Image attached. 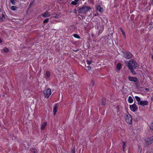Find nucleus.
Segmentation results:
<instances>
[{"mask_svg": "<svg viewBox=\"0 0 153 153\" xmlns=\"http://www.w3.org/2000/svg\"><path fill=\"white\" fill-rule=\"evenodd\" d=\"M91 9V8L88 6H85L79 9L78 12L81 13H85L89 11Z\"/></svg>", "mask_w": 153, "mask_h": 153, "instance_id": "nucleus-2", "label": "nucleus"}, {"mask_svg": "<svg viewBox=\"0 0 153 153\" xmlns=\"http://www.w3.org/2000/svg\"><path fill=\"white\" fill-rule=\"evenodd\" d=\"M86 62L87 63L88 65H90L92 63V61L91 60H86Z\"/></svg>", "mask_w": 153, "mask_h": 153, "instance_id": "nucleus-23", "label": "nucleus"}, {"mask_svg": "<svg viewBox=\"0 0 153 153\" xmlns=\"http://www.w3.org/2000/svg\"><path fill=\"white\" fill-rule=\"evenodd\" d=\"M135 98L136 99V100L138 102V103L140 102V101H142L141 100V99L138 96H135Z\"/></svg>", "mask_w": 153, "mask_h": 153, "instance_id": "nucleus-18", "label": "nucleus"}, {"mask_svg": "<svg viewBox=\"0 0 153 153\" xmlns=\"http://www.w3.org/2000/svg\"><path fill=\"white\" fill-rule=\"evenodd\" d=\"M126 146V143L124 142H123V148L124 150L125 148V147Z\"/></svg>", "mask_w": 153, "mask_h": 153, "instance_id": "nucleus-31", "label": "nucleus"}, {"mask_svg": "<svg viewBox=\"0 0 153 153\" xmlns=\"http://www.w3.org/2000/svg\"><path fill=\"white\" fill-rule=\"evenodd\" d=\"M152 58L153 59V55L152 56Z\"/></svg>", "mask_w": 153, "mask_h": 153, "instance_id": "nucleus-40", "label": "nucleus"}, {"mask_svg": "<svg viewBox=\"0 0 153 153\" xmlns=\"http://www.w3.org/2000/svg\"><path fill=\"white\" fill-rule=\"evenodd\" d=\"M96 8L97 10L101 13L103 11V8L101 7L99 5H97Z\"/></svg>", "mask_w": 153, "mask_h": 153, "instance_id": "nucleus-13", "label": "nucleus"}, {"mask_svg": "<svg viewBox=\"0 0 153 153\" xmlns=\"http://www.w3.org/2000/svg\"><path fill=\"white\" fill-rule=\"evenodd\" d=\"M96 16V14L94 15V16Z\"/></svg>", "mask_w": 153, "mask_h": 153, "instance_id": "nucleus-41", "label": "nucleus"}, {"mask_svg": "<svg viewBox=\"0 0 153 153\" xmlns=\"http://www.w3.org/2000/svg\"><path fill=\"white\" fill-rule=\"evenodd\" d=\"M4 51L6 53H7L9 51V50L7 48H5L4 49Z\"/></svg>", "mask_w": 153, "mask_h": 153, "instance_id": "nucleus-26", "label": "nucleus"}, {"mask_svg": "<svg viewBox=\"0 0 153 153\" xmlns=\"http://www.w3.org/2000/svg\"><path fill=\"white\" fill-rule=\"evenodd\" d=\"M128 79L129 81L133 82L136 83L137 82V78L135 77H132L129 76L128 77Z\"/></svg>", "mask_w": 153, "mask_h": 153, "instance_id": "nucleus-10", "label": "nucleus"}, {"mask_svg": "<svg viewBox=\"0 0 153 153\" xmlns=\"http://www.w3.org/2000/svg\"><path fill=\"white\" fill-rule=\"evenodd\" d=\"M47 124V122H45L43 123L42 124L40 129L41 130H43L46 127Z\"/></svg>", "mask_w": 153, "mask_h": 153, "instance_id": "nucleus-12", "label": "nucleus"}, {"mask_svg": "<svg viewBox=\"0 0 153 153\" xmlns=\"http://www.w3.org/2000/svg\"><path fill=\"white\" fill-rule=\"evenodd\" d=\"M106 101L105 99H103L102 100V104L103 105H104L105 104Z\"/></svg>", "mask_w": 153, "mask_h": 153, "instance_id": "nucleus-20", "label": "nucleus"}, {"mask_svg": "<svg viewBox=\"0 0 153 153\" xmlns=\"http://www.w3.org/2000/svg\"><path fill=\"white\" fill-rule=\"evenodd\" d=\"M46 76L47 78H49L50 76V73L48 71H46Z\"/></svg>", "mask_w": 153, "mask_h": 153, "instance_id": "nucleus-17", "label": "nucleus"}, {"mask_svg": "<svg viewBox=\"0 0 153 153\" xmlns=\"http://www.w3.org/2000/svg\"><path fill=\"white\" fill-rule=\"evenodd\" d=\"M11 9L13 10H16V8L15 6H12L11 7Z\"/></svg>", "mask_w": 153, "mask_h": 153, "instance_id": "nucleus-24", "label": "nucleus"}, {"mask_svg": "<svg viewBox=\"0 0 153 153\" xmlns=\"http://www.w3.org/2000/svg\"><path fill=\"white\" fill-rule=\"evenodd\" d=\"M151 26H152V27H153V23H151Z\"/></svg>", "mask_w": 153, "mask_h": 153, "instance_id": "nucleus-36", "label": "nucleus"}, {"mask_svg": "<svg viewBox=\"0 0 153 153\" xmlns=\"http://www.w3.org/2000/svg\"><path fill=\"white\" fill-rule=\"evenodd\" d=\"M127 66L131 72L135 74L136 73L134 69H137L139 67L138 65L137 62L133 59H130L128 62Z\"/></svg>", "mask_w": 153, "mask_h": 153, "instance_id": "nucleus-1", "label": "nucleus"}, {"mask_svg": "<svg viewBox=\"0 0 153 153\" xmlns=\"http://www.w3.org/2000/svg\"><path fill=\"white\" fill-rule=\"evenodd\" d=\"M148 102L147 100L142 101H140V102L138 103V105H141L143 106H147L148 105Z\"/></svg>", "mask_w": 153, "mask_h": 153, "instance_id": "nucleus-9", "label": "nucleus"}, {"mask_svg": "<svg viewBox=\"0 0 153 153\" xmlns=\"http://www.w3.org/2000/svg\"><path fill=\"white\" fill-rule=\"evenodd\" d=\"M124 118L127 123L128 124H131L132 123V117L128 113L125 114Z\"/></svg>", "mask_w": 153, "mask_h": 153, "instance_id": "nucleus-3", "label": "nucleus"}, {"mask_svg": "<svg viewBox=\"0 0 153 153\" xmlns=\"http://www.w3.org/2000/svg\"><path fill=\"white\" fill-rule=\"evenodd\" d=\"M150 128L153 131V123H152L150 125Z\"/></svg>", "mask_w": 153, "mask_h": 153, "instance_id": "nucleus-25", "label": "nucleus"}, {"mask_svg": "<svg viewBox=\"0 0 153 153\" xmlns=\"http://www.w3.org/2000/svg\"><path fill=\"white\" fill-rule=\"evenodd\" d=\"M71 3L72 4L76 5L77 4V2H76V1H73L71 2Z\"/></svg>", "mask_w": 153, "mask_h": 153, "instance_id": "nucleus-27", "label": "nucleus"}, {"mask_svg": "<svg viewBox=\"0 0 153 153\" xmlns=\"http://www.w3.org/2000/svg\"><path fill=\"white\" fill-rule=\"evenodd\" d=\"M128 101L129 103H132L133 102V100L131 97L129 96L128 97Z\"/></svg>", "mask_w": 153, "mask_h": 153, "instance_id": "nucleus-16", "label": "nucleus"}, {"mask_svg": "<svg viewBox=\"0 0 153 153\" xmlns=\"http://www.w3.org/2000/svg\"><path fill=\"white\" fill-rule=\"evenodd\" d=\"M121 32H122L123 35L124 36H125V32H124V31H123V30H122V29H121Z\"/></svg>", "mask_w": 153, "mask_h": 153, "instance_id": "nucleus-32", "label": "nucleus"}, {"mask_svg": "<svg viewBox=\"0 0 153 153\" xmlns=\"http://www.w3.org/2000/svg\"><path fill=\"white\" fill-rule=\"evenodd\" d=\"M5 18V16L4 14H2V17H0V22L3 21Z\"/></svg>", "mask_w": 153, "mask_h": 153, "instance_id": "nucleus-19", "label": "nucleus"}, {"mask_svg": "<svg viewBox=\"0 0 153 153\" xmlns=\"http://www.w3.org/2000/svg\"><path fill=\"white\" fill-rule=\"evenodd\" d=\"M58 107V105L57 104H56L54 105L53 108V115H55L56 114V113L57 111Z\"/></svg>", "mask_w": 153, "mask_h": 153, "instance_id": "nucleus-11", "label": "nucleus"}, {"mask_svg": "<svg viewBox=\"0 0 153 153\" xmlns=\"http://www.w3.org/2000/svg\"><path fill=\"white\" fill-rule=\"evenodd\" d=\"M146 143L148 145L150 144L153 143V136L150 138H146L145 140Z\"/></svg>", "mask_w": 153, "mask_h": 153, "instance_id": "nucleus-8", "label": "nucleus"}, {"mask_svg": "<svg viewBox=\"0 0 153 153\" xmlns=\"http://www.w3.org/2000/svg\"><path fill=\"white\" fill-rule=\"evenodd\" d=\"M79 0H74L75 1H76V2H77Z\"/></svg>", "mask_w": 153, "mask_h": 153, "instance_id": "nucleus-38", "label": "nucleus"}, {"mask_svg": "<svg viewBox=\"0 0 153 153\" xmlns=\"http://www.w3.org/2000/svg\"><path fill=\"white\" fill-rule=\"evenodd\" d=\"M149 89L148 88H146V90L147 91H149Z\"/></svg>", "mask_w": 153, "mask_h": 153, "instance_id": "nucleus-35", "label": "nucleus"}, {"mask_svg": "<svg viewBox=\"0 0 153 153\" xmlns=\"http://www.w3.org/2000/svg\"><path fill=\"white\" fill-rule=\"evenodd\" d=\"M152 101H153V97L151 98Z\"/></svg>", "mask_w": 153, "mask_h": 153, "instance_id": "nucleus-39", "label": "nucleus"}, {"mask_svg": "<svg viewBox=\"0 0 153 153\" xmlns=\"http://www.w3.org/2000/svg\"><path fill=\"white\" fill-rule=\"evenodd\" d=\"M99 22V21L97 20H96L94 21V23L95 24H97Z\"/></svg>", "mask_w": 153, "mask_h": 153, "instance_id": "nucleus-30", "label": "nucleus"}, {"mask_svg": "<svg viewBox=\"0 0 153 153\" xmlns=\"http://www.w3.org/2000/svg\"><path fill=\"white\" fill-rule=\"evenodd\" d=\"M104 27L103 25H98L97 27H96L98 32V35H99L104 30Z\"/></svg>", "mask_w": 153, "mask_h": 153, "instance_id": "nucleus-5", "label": "nucleus"}, {"mask_svg": "<svg viewBox=\"0 0 153 153\" xmlns=\"http://www.w3.org/2000/svg\"><path fill=\"white\" fill-rule=\"evenodd\" d=\"M43 93L45 98H48L51 94V89L48 88H46L44 90Z\"/></svg>", "mask_w": 153, "mask_h": 153, "instance_id": "nucleus-4", "label": "nucleus"}, {"mask_svg": "<svg viewBox=\"0 0 153 153\" xmlns=\"http://www.w3.org/2000/svg\"><path fill=\"white\" fill-rule=\"evenodd\" d=\"M123 56L126 59L131 58L132 56V54L129 52H123Z\"/></svg>", "mask_w": 153, "mask_h": 153, "instance_id": "nucleus-6", "label": "nucleus"}, {"mask_svg": "<svg viewBox=\"0 0 153 153\" xmlns=\"http://www.w3.org/2000/svg\"><path fill=\"white\" fill-rule=\"evenodd\" d=\"M117 113L118 114H120V111H119V107H117Z\"/></svg>", "mask_w": 153, "mask_h": 153, "instance_id": "nucleus-29", "label": "nucleus"}, {"mask_svg": "<svg viewBox=\"0 0 153 153\" xmlns=\"http://www.w3.org/2000/svg\"><path fill=\"white\" fill-rule=\"evenodd\" d=\"M73 36L75 38H77V39H80V37L79 36L76 34H74L73 35Z\"/></svg>", "mask_w": 153, "mask_h": 153, "instance_id": "nucleus-22", "label": "nucleus"}, {"mask_svg": "<svg viewBox=\"0 0 153 153\" xmlns=\"http://www.w3.org/2000/svg\"><path fill=\"white\" fill-rule=\"evenodd\" d=\"M2 42V40L0 38V43H1Z\"/></svg>", "mask_w": 153, "mask_h": 153, "instance_id": "nucleus-37", "label": "nucleus"}, {"mask_svg": "<svg viewBox=\"0 0 153 153\" xmlns=\"http://www.w3.org/2000/svg\"><path fill=\"white\" fill-rule=\"evenodd\" d=\"M88 70H90L91 69V68L90 66H88L87 67Z\"/></svg>", "mask_w": 153, "mask_h": 153, "instance_id": "nucleus-33", "label": "nucleus"}, {"mask_svg": "<svg viewBox=\"0 0 153 153\" xmlns=\"http://www.w3.org/2000/svg\"><path fill=\"white\" fill-rule=\"evenodd\" d=\"M49 19L48 18H47L43 22L44 23H47L49 21Z\"/></svg>", "mask_w": 153, "mask_h": 153, "instance_id": "nucleus-28", "label": "nucleus"}, {"mask_svg": "<svg viewBox=\"0 0 153 153\" xmlns=\"http://www.w3.org/2000/svg\"><path fill=\"white\" fill-rule=\"evenodd\" d=\"M121 64L119 63H118L116 67V71H119L120 70V69L121 68Z\"/></svg>", "mask_w": 153, "mask_h": 153, "instance_id": "nucleus-15", "label": "nucleus"}, {"mask_svg": "<svg viewBox=\"0 0 153 153\" xmlns=\"http://www.w3.org/2000/svg\"><path fill=\"white\" fill-rule=\"evenodd\" d=\"M72 153H74V152H73Z\"/></svg>", "mask_w": 153, "mask_h": 153, "instance_id": "nucleus-42", "label": "nucleus"}, {"mask_svg": "<svg viewBox=\"0 0 153 153\" xmlns=\"http://www.w3.org/2000/svg\"><path fill=\"white\" fill-rule=\"evenodd\" d=\"M32 151L33 153H37V149H32Z\"/></svg>", "mask_w": 153, "mask_h": 153, "instance_id": "nucleus-21", "label": "nucleus"}, {"mask_svg": "<svg viewBox=\"0 0 153 153\" xmlns=\"http://www.w3.org/2000/svg\"><path fill=\"white\" fill-rule=\"evenodd\" d=\"M42 15L43 17L45 18L48 17L50 16V15L49 14L48 11L45 12L44 14Z\"/></svg>", "mask_w": 153, "mask_h": 153, "instance_id": "nucleus-14", "label": "nucleus"}, {"mask_svg": "<svg viewBox=\"0 0 153 153\" xmlns=\"http://www.w3.org/2000/svg\"><path fill=\"white\" fill-rule=\"evenodd\" d=\"M130 108L131 110L134 112L137 111V105L134 103L132 105H130Z\"/></svg>", "mask_w": 153, "mask_h": 153, "instance_id": "nucleus-7", "label": "nucleus"}, {"mask_svg": "<svg viewBox=\"0 0 153 153\" xmlns=\"http://www.w3.org/2000/svg\"><path fill=\"white\" fill-rule=\"evenodd\" d=\"M14 1V0H11L10 2L11 3H13V2Z\"/></svg>", "mask_w": 153, "mask_h": 153, "instance_id": "nucleus-34", "label": "nucleus"}]
</instances>
